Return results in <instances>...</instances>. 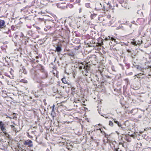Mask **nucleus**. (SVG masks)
<instances>
[{
    "instance_id": "47",
    "label": "nucleus",
    "mask_w": 151,
    "mask_h": 151,
    "mask_svg": "<svg viewBox=\"0 0 151 151\" xmlns=\"http://www.w3.org/2000/svg\"><path fill=\"white\" fill-rule=\"evenodd\" d=\"M131 57L132 58H134V57H133V54H132V55H131Z\"/></svg>"
},
{
    "instance_id": "35",
    "label": "nucleus",
    "mask_w": 151,
    "mask_h": 151,
    "mask_svg": "<svg viewBox=\"0 0 151 151\" xmlns=\"http://www.w3.org/2000/svg\"><path fill=\"white\" fill-rule=\"evenodd\" d=\"M101 116H103L104 117H105L106 119L108 118V117H106V115L105 114H101Z\"/></svg>"
},
{
    "instance_id": "54",
    "label": "nucleus",
    "mask_w": 151,
    "mask_h": 151,
    "mask_svg": "<svg viewBox=\"0 0 151 151\" xmlns=\"http://www.w3.org/2000/svg\"><path fill=\"white\" fill-rule=\"evenodd\" d=\"M55 106V105H53V106H52V108L54 109Z\"/></svg>"
},
{
    "instance_id": "48",
    "label": "nucleus",
    "mask_w": 151,
    "mask_h": 151,
    "mask_svg": "<svg viewBox=\"0 0 151 151\" xmlns=\"http://www.w3.org/2000/svg\"><path fill=\"white\" fill-rule=\"evenodd\" d=\"M6 118H10V119H11V118H11V117H10L9 116H7V115H6Z\"/></svg>"
},
{
    "instance_id": "37",
    "label": "nucleus",
    "mask_w": 151,
    "mask_h": 151,
    "mask_svg": "<svg viewBox=\"0 0 151 151\" xmlns=\"http://www.w3.org/2000/svg\"><path fill=\"white\" fill-rule=\"evenodd\" d=\"M47 27L48 29H50L51 28H52V27L50 26H48Z\"/></svg>"
},
{
    "instance_id": "60",
    "label": "nucleus",
    "mask_w": 151,
    "mask_h": 151,
    "mask_svg": "<svg viewBox=\"0 0 151 151\" xmlns=\"http://www.w3.org/2000/svg\"><path fill=\"white\" fill-rule=\"evenodd\" d=\"M118 22L119 23H120V21H119Z\"/></svg>"
},
{
    "instance_id": "7",
    "label": "nucleus",
    "mask_w": 151,
    "mask_h": 151,
    "mask_svg": "<svg viewBox=\"0 0 151 151\" xmlns=\"http://www.w3.org/2000/svg\"><path fill=\"white\" fill-rule=\"evenodd\" d=\"M54 50L55 52L60 53L62 51V48L61 45H58L55 47V50Z\"/></svg>"
},
{
    "instance_id": "4",
    "label": "nucleus",
    "mask_w": 151,
    "mask_h": 151,
    "mask_svg": "<svg viewBox=\"0 0 151 151\" xmlns=\"http://www.w3.org/2000/svg\"><path fill=\"white\" fill-rule=\"evenodd\" d=\"M42 74L40 76V78L42 79H45L47 78L48 76L47 72L45 70L42 72Z\"/></svg>"
},
{
    "instance_id": "43",
    "label": "nucleus",
    "mask_w": 151,
    "mask_h": 151,
    "mask_svg": "<svg viewBox=\"0 0 151 151\" xmlns=\"http://www.w3.org/2000/svg\"><path fill=\"white\" fill-rule=\"evenodd\" d=\"M134 64H133V65L134 66V67H135L136 68V65H135L136 63H134ZM132 67L133 68V66H132Z\"/></svg>"
},
{
    "instance_id": "1",
    "label": "nucleus",
    "mask_w": 151,
    "mask_h": 151,
    "mask_svg": "<svg viewBox=\"0 0 151 151\" xmlns=\"http://www.w3.org/2000/svg\"><path fill=\"white\" fill-rule=\"evenodd\" d=\"M105 40L108 41L111 49L114 51H118L122 49V46L124 45H127V44L121 42L117 43V42L116 41V39L113 37L108 36L106 37Z\"/></svg>"
},
{
    "instance_id": "44",
    "label": "nucleus",
    "mask_w": 151,
    "mask_h": 151,
    "mask_svg": "<svg viewBox=\"0 0 151 151\" xmlns=\"http://www.w3.org/2000/svg\"><path fill=\"white\" fill-rule=\"evenodd\" d=\"M28 136L30 138H32V136H31L29 134H28Z\"/></svg>"
},
{
    "instance_id": "32",
    "label": "nucleus",
    "mask_w": 151,
    "mask_h": 151,
    "mask_svg": "<svg viewBox=\"0 0 151 151\" xmlns=\"http://www.w3.org/2000/svg\"><path fill=\"white\" fill-rule=\"evenodd\" d=\"M48 85H47L46 84H41L40 85V86L42 87H44L45 86H47Z\"/></svg>"
},
{
    "instance_id": "51",
    "label": "nucleus",
    "mask_w": 151,
    "mask_h": 151,
    "mask_svg": "<svg viewBox=\"0 0 151 151\" xmlns=\"http://www.w3.org/2000/svg\"><path fill=\"white\" fill-rule=\"evenodd\" d=\"M122 147H124V144L123 143L122 144Z\"/></svg>"
},
{
    "instance_id": "61",
    "label": "nucleus",
    "mask_w": 151,
    "mask_h": 151,
    "mask_svg": "<svg viewBox=\"0 0 151 151\" xmlns=\"http://www.w3.org/2000/svg\"><path fill=\"white\" fill-rule=\"evenodd\" d=\"M71 1H73L74 0H71Z\"/></svg>"
},
{
    "instance_id": "57",
    "label": "nucleus",
    "mask_w": 151,
    "mask_h": 151,
    "mask_svg": "<svg viewBox=\"0 0 151 151\" xmlns=\"http://www.w3.org/2000/svg\"><path fill=\"white\" fill-rule=\"evenodd\" d=\"M99 113L101 115V114H100V113L99 111Z\"/></svg>"
},
{
    "instance_id": "5",
    "label": "nucleus",
    "mask_w": 151,
    "mask_h": 151,
    "mask_svg": "<svg viewBox=\"0 0 151 151\" xmlns=\"http://www.w3.org/2000/svg\"><path fill=\"white\" fill-rule=\"evenodd\" d=\"M24 145H28L31 147H33V145L32 141L29 139L27 140L24 142Z\"/></svg>"
},
{
    "instance_id": "62",
    "label": "nucleus",
    "mask_w": 151,
    "mask_h": 151,
    "mask_svg": "<svg viewBox=\"0 0 151 151\" xmlns=\"http://www.w3.org/2000/svg\"><path fill=\"white\" fill-rule=\"evenodd\" d=\"M51 53H52V54H53V52H52Z\"/></svg>"
},
{
    "instance_id": "39",
    "label": "nucleus",
    "mask_w": 151,
    "mask_h": 151,
    "mask_svg": "<svg viewBox=\"0 0 151 151\" xmlns=\"http://www.w3.org/2000/svg\"><path fill=\"white\" fill-rule=\"evenodd\" d=\"M27 27L29 28H31L32 27V26L31 25H27Z\"/></svg>"
},
{
    "instance_id": "6",
    "label": "nucleus",
    "mask_w": 151,
    "mask_h": 151,
    "mask_svg": "<svg viewBox=\"0 0 151 151\" xmlns=\"http://www.w3.org/2000/svg\"><path fill=\"white\" fill-rule=\"evenodd\" d=\"M6 125L5 124L1 121H0V129L3 132L6 131Z\"/></svg>"
},
{
    "instance_id": "10",
    "label": "nucleus",
    "mask_w": 151,
    "mask_h": 151,
    "mask_svg": "<svg viewBox=\"0 0 151 151\" xmlns=\"http://www.w3.org/2000/svg\"><path fill=\"white\" fill-rule=\"evenodd\" d=\"M39 66H40L39 69L42 73L46 70L44 69V66H42L40 64Z\"/></svg>"
},
{
    "instance_id": "64",
    "label": "nucleus",
    "mask_w": 151,
    "mask_h": 151,
    "mask_svg": "<svg viewBox=\"0 0 151 151\" xmlns=\"http://www.w3.org/2000/svg\"><path fill=\"white\" fill-rule=\"evenodd\" d=\"M150 58H151V57H150Z\"/></svg>"
},
{
    "instance_id": "58",
    "label": "nucleus",
    "mask_w": 151,
    "mask_h": 151,
    "mask_svg": "<svg viewBox=\"0 0 151 151\" xmlns=\"http://www.w3.org/2000/svg\"><path fill=\"white\" fill-rule=\"evenodd\" d=\"M51 64H52V65H53V62H52L51 63Z\"/></svg>"
},
{
    "instance_id": "25",
    "label": "nucleus",
    "mask_w": 151,
    "mask_h": 151,
    "mask_svg": "<svg viewBox=\"0 0 151 151\" xmlns=\"http://www.w3.org/2000/svg\"><path fill=\"white\" fill-rule=\"evenodd\" d=\"M11 127L12 129L14 131H17V129L14 126L12 125L11 126Z\"/></svg>"
},
{
    "instance_id": "3",
    "label": "nucleus",
    "mask_w": 151,
    "mask_h": 151,
    "mask_svg": "<svg viewBox=\"0 0 151 151\" xmlns=\"http://www.w3.org/2000/svg\"><path fill=\"white\" fill-rule=\"evenodd\" d=\"M113 121L114 123L116 124L118 126L120 127V129L123 130H124L125 129V127H124L123 125H122L119 122L116 120L115 119H113Z\"/></svg>"
},
{
    "instance_id": "21",
    "label": "nucleus",
    "mask_w": 151,
    "mask_h": 151,
    "mask_svg": "<svg viewBox=\"0 0 151 151\" xmlns=\"http://www.w3.org/2000/svg\"><path fill=\"white\" fill-rule=\"evenodd\" d=\"M113 122H114L113 121H110L109 122V125L111 127H113L114 125Z\"/></svg>"
},
{
    "instance_id": "13",
    "label": "nucleus",
    "mask_w": 151,
    "mask_h": 151,
    "mask_svg": "<svg viewBox=\"0 0 151 151\" xmlns=\"http://www.w3.org/2000/svg\"><path fill=\"white\" fill-rule=\"evenodd\" d=\"M69 52L67 53L68 55L70 56H73L74 55V53L73 52H70V50H69Z\"/></svg>"
},
{
    "instance_id": "46",
    "label": "nucleus",
    "mask_w": 151,
    "mask_h": 151,
    "mask_svg": "<svg viewBox=\"0 0 151 151\" xmlns=\"http://www.w3.org/2000/svg\"><path fill=\"white\" fill-rule=\"evenodd\" d=\"M91 139H92L93 140H94V139L93 137H91Z\"/></svg>"
},
{
    "instance_id": "27",
    "label": "nucleus",
    "mask_w": 151,
    "mask_h": 151,
    "mask_svg": "<svg viewBox=\"0 0 151 151\" xmlns=\"http://www.w3.org/2000/svg\"><path fill=\"white\" fill-rule=\"evenodd\" d=\"M96 14H91V19H93L94 17H96Z\"/></svg>"
},
{
    "instance_id": "31",
    "label": "nucleus",
    "mask_w": 151,
    "mask_h": 151,
    "mask_svg": "<svg viewBox=\"0 0 151 151\" xmlns=\"http://www.w3.org/2000/svg\"><path fill=\"white\" fill-rule=\"evenodd\" d=\"M15 28V26L13 25L11 27V29L12 30H15L14 29Z\"/></svg>"
},
{
    "instance_id": "14",
    "label": "nucleus",
    "mask_w": 151,
    "mask_h": 151,
    "mask_svg": "<svg viewBox=\"0 0 151 151\" xmlns=\"http://www.w3.org/2000/svg\"><path fill=\"white\" fill-rule=\"evenodd\" d=\"M63 82L65 83V84H67L68 85H69V83H68L67 81H66V79H65V78H62V80H61Z\"/></svg>"
},
{
    "instance_id": "45",
    "label": "nucleus",
    "mask_w": 151,
    "mask_h": 151,
    "mask_svg": "<svg viewBox=\"0 0 151 151\" xmlns=\"http://www.w3.org/2000/svg\"><path fill=\"white\" fill-rule=\"evenodd\" d=\"M36 29H40V27H36Z\"/></svg>"
},
{
    "instance_id": "24",
    "label": "nucleus",
    "mask_w": 151,
    "mask_h": 151,
    "mask_svg": "<svg viewBox=\"0 0 151 151\" xmlns=\"http://www.w3.org/2000/svg\"><path fill=\"white\" fill-rule=\"evenodd\" d=\"M135 76H137V77L138 78H140V79H141L142 78H143V77H142V76H140L138 74L137 75H135Z\"/></svg>"
},
{
    "instance_id": "19",
    "label": "nucleus",
    "mask_w": 151,
    "mask_h": 151,
    "mask_svg": "<svg viewBox=\"0 0 151 151\" xmlns=\"http://www.w3.org/2000/svg\"><path fill=\"white\" fill-rule=\"evenodd\" d=\"M4 29H6L8 30L7 31L4 32L5 33L7 34H9V33H10L11 32L10 29L7 28L6 27V28H4Z\"/></svg>"
},
{
    "instance_id": "59",
    "label": "nucleus",
    "mask_w": 151,
    "mask_h": 151,
    "mask_svg": "<svg viewBox=\"0 0 151 151\" xmlns=\"http://www.w3.org/2000/svg\"><path fill=\"white\" fill-rule=\"evenodd\" d=\"M36 62H39V61H38V60H37L36 61Z\"/></svg>"
},
{
    "instance_id": "40",
    "label": "nucleus",
    "mask_w": 151,
    "mask_h": 151,
    "mask_svg": "<svg viewBox=\"0 0 151 151\" xmlns=\"http://www.w3.org/2000/svg\"><path fill=\"white\" fill-rule=\"evenodd\" d=\"M80 2V0H76V2L77 3H79Z\"/></svg>"
},
{
    "instance_id": "42",
    "label": "nucleus",
    "mask_w": 151,
    "mask_h": 151,
    "mask_svg": "<svg viewBox=\"0 0 151 151\" xmlns=\"http://www.w3.org/2000/svg\"><path fill=\"white\" fill-rule=\"evenodd\" d=\"M106 76L108 78H111L109 76H108V75H106Z\"/></svg>"
},
{
    "instance_id": "16",
    "label": "nucleus",
    "mask_w": 151,
    "mask_h": 151,
    "mask_svg": "<svg viewBox=\"0 0 151 151\" xmlns=\"http://www.w3.org/2000/svg\"><path fill=\"white\" fill-rule=\"evenodd\" d=\"M55 114L54 109L53 108H52V110L51 111V115L52 116V117H54L55 116Z\"/></svg>"
},
{
    "instance_id": "38",
    "label": "nucleus",
    "mask_w": 151,
    "mask_h": 151,
    "mask_svg": "<svg viewBox=\"0 0 151 151\" xmlns=\"http://www.w3.org/2000/svg\"><path fill=\"white\" fill-rule=\"evenodd\" d=\"M136 68H137L138 69H140V67L139 65H136Z\"/></svg>"
},
{
    "instance_id": "20",
    "label": "nucleus",
    "mask_w": 151,
    "mask_h": 151,
    "mask_svg": "<svg viewBox=\"0 0 151 151\" xmlns=\"http://www.w3.org/2000/svg\"><path fill=\"white\" fill-rule=\"evenodd\" d=\"M20 82L24 83H27V81L26 80L21 79L20 80Z\"/></svg>"
},
{
    "instance_id": "23",
    "label": "nucleus",
    "mask_w": 151,
    "mask_h": 151,
    "mask_svg": "<svg viewBox=\"0 0 151 151\" xmlns=\"http://www.w3.org/2000/svg\"><path fill=\"white\" fill-rule=\"evenodd\" d=\"M123 27L122 26V25H119V27H117L116 28V30H118V29H123Z\"/></svg>"
},
{
    "instance_id": "28",
    "label": "nucleus",
    "mask_w": 151,
    "mask_h": 151,
    "mask_svg": "<svg viewBox=\"0 0 151 151\" xmlns=\"http://www.w3.org/2000/svg\"><path fill=\"white\" fill-rule=\"evenodd\" d=\"M126 66L127 69H129L130 67V64L129 63L126 64Z\"/></svg>"
},
{
    "instance_id": "50",
    "label": "nucleus",
    "mask_w": 151,
    "mask_h": 151,
    "mask_svg": "<svg viewBox=\"0 0 151 151\" xmlns=\"http://www.w3.org/2000/svg\"><path fill=\"white\" fill-rule=\"evenodd\" d=\"M141 117H142V116H141V115H139V117H139V118H141Z\"/></svg>"
},
{
    "instance_id": "17",
    "label": "nucleus",
    "mask_w": 151,
    "mask_h": 151,
    "mask_svg": "<svg viewBox=\"0 0 151 151\" xmlns=\"http://www.w3.org/2000/svg\"><path fill=\"white\" fill-rule=\"evenodd\" d=\"M3 132V133H4L5 135L6 136V137L9 139V138L10 137L9 136V135L6 132V131H4V132Z\"/></svg>"
},
{
    "instance_id": "18",
    "label": "nucleus",
    "mask_w": 151,
    "mask_h": 151,
    "mask_svg": "<svg viewBox=\"0 0 151 151\" xmlns=\"http://www.w3.org/2000/svg\"><path fill=\"white\" fill-rule=\"evenodd\" d=\"M85 6L86 7L88 8H91V7L90 6V3H86L85 4Z\"/></svg>"
},
{
    "instance_id": "34",
    "label": "nucleus",
    "mask_w": 151,
    "mask_h": 151,
    "mask_svg": "<svg viewBox=\"0 0 151 151\" xmlns=\"http://www.w3.org/2000/svg\"><path fill=\"white\" fill-rule=\"evenodd\" d=\"M23 73L24 74H26L27 73V71L25 69H24L23 70Z\"/></svg>"
},
{
    "instance_id": "56",
    "label": "nucleus",
    "mask_w": 151,
    "mask_h": 151,
    "mask_svg": "<svg viewBox=\"0 0 151 151\" xmlns=\"http://www.w3.org/2000/svg\"><path fill=\"white\" fill-rule=\"evenodd\" d=\"M103 10H104V9H105V8H104H104H103Z\"/></svg>"
},
{
    "instance_id": "63",
    "label": "nucleus",
    "mask_w": 151,
    "mask_h": 151,
    "mask_svg": "<svg viewBox=\"0 0 151 151\" xmlns=\"http://www.w3.org/2000/svg\"><path fill=\"white\" fill-rule=\"evenodd\" d=\"M14 114H15V115H16V114H15V113H14Z\"/></svg>"
},
{
    "instance_id": "29",
    "label": "nucleus",
    "mask_w": 151,
    "mask_h": 151,
    "mask_svg": "<svg viewBox=\"0 0 151 151\" xmlns=\"http://www.w3.org/2000/svg\"><path fill=\"white\" fill-rule=\"evenodd\" d=\"M129 136L126 137L125 138V139L128 142H130V141L129 140Z\"/></svg>"
},
{
    "instance_id": "33",
    "label": "nucleus",
    "mask_w": 151,
    "mask_h": 151,
    "mask_svg": "<svg viewBox=\"0 0 151 151\" xmlns=\"http://www.w3.org/2000/svg\"><path fill=\"white\" fill-rule=\"evenodd\" d=\"M101 8H100V7H98V8H97L96 7L95 8V9L97 11H99L101 9Z\"/></svg>"
},
{
    "instance_id": "15",
    "label": "nucleus",
    "mask_w": 151,
    "mask_h": 151,
    "mask_svg": "<svg viewBox=\"0 0 151 151\" xmlns=\"http://www.w3.org/2000/svg\"><path fill=\"white\" fill-rule=\"evenodd\" d=\"M94 42L93 40H92L91 41L90 43H87V44L90 47L94 46V45H93V44L94 43Z\"/></svg>"
},
{
    "instance_id": "22",
    "label": "nucleus",
    "mask_w": 151,
    "mask_h": 151,
    "mask_svg": "<svg viewBox=\"0 0 151 151\" xmlns=\"http://www.w3.org/2000/svg\"><path fill=\"white\" fill-rule=\"evenodd\" d=\"M96 6H99V7H100V8H101V7H102V5L101 3H96Z\"/></svg>"
},
{
    "instance_id": "11",
    "label": "nucleus",
    "mask_w": 151,
    "mask_h": 151,
    "mask_svg": "<svg viewBox=\"0 0 151 151\" xmlns=\"http://www.w3.org/2000/svg\"><path fill=\"white\" fill-rule=\"evenodd\" d=\"M59 140H61L60 142H62L64 144L66 143L67 142H66V141L65 139L63 137H60L59 139Z\"/></svg>"
},
{
    "instance_id": "53",
    "label": "nucleus",
    "mask_w": 151,
    "mask_h": 151,
    "mask_svg": "<svg viewBox=\"0 0 151 151\" xmlns=\"http://www.w3.org/2000/svg\"><path fill=\"white\" fill-rule=\"evenodd\" d=\"M141 111H143V112H144L145 111V110H141V109H140Z\"/></svg>"
},
{
    "instance_id": "30",
    "label": "nucleus",
    "mask_w": 151,
    "mask_h": 151,
    "mask_svg": "<svg viewBox=\"0 0 151 151\" xmlns=\"http://www.w3.org/2000/svg\"><path fill=\"white\" fill-rule=\"evenodd\" d=\"M119 148L118 147V148H116L114 147V151H122L121 150H119Z\"/></svg>"
},
{
    "instance_id": "12",
    "label": "nucleus",
    "mask_w": 151,
    "mask_h": 151,
    "mask_svg": "<svg viewBox=\"0 0 151 151\" xmlns=\"http://www.w3.org/2000/svg\"><path fill=\"white\" fill-rule=\"evenodd\" d=\"M27 34L29 35L32 36V35L34 34V32L32 30H29L27 32Z\"/></svg>"
},
{
    "instance_id": "36",
    "label": "nucleus",
    "mask_w": 151,
    "mask_h": 151,
    "mask_svg": "<svg viewBox=\"0 0 151 151\" xmlns=\"http://www.w3.org/2000/svg\"><path fill=\"white\" fill-rule=\"evenodd\" d=\"M132 72H130L129 73H128L127 74L128 75L131 76L132 75Z\"/></svg>"
},
{
    "instance_id": "2",
    "label": "nucleus",
    "mask_w": 151,
    "mask_h": 151,
    "mask_svg": "<svg viewBox=\"0 0 151 151\" xmlns=\"http://www.w3.org/2000/svg\"><path fill=\"white\" fill-rule=\"evenodd\" d=\"M78 66L80 70L83 68L86 71L89 70L90 66H88V65H86V63H84L83 62H81L79 63Z\"/></svg>"
},
{
    "instance_id": "55",
    "label": "nucleus",
    "mask_w": 151,
    "mask_h": 151,
    "mask_svg": "<svg viewBox=\"0 0 151 151\" xmlns=\"http://www.w3.org/2000/svg\"><path fill=\"white\" fill-rule=\"evenodd\" d=\"M134 43H135L134 42H133L132 44L133 45H134Z\"/></svg>"
},
{
    "instance_id": "8",
    "label": "nucleus",
    "mask_w": 151,
    "mask_h": 151,
    "mask_svg": "<svg viewBox=\"0 0 151 151\" xmlns=\"http://www.w3.org/2000/svg\"><path fill=\"white\" fill-rule=\"evenodd\" d=\"M5 21L4 20L0 19V28L1 29L6 28L5 25Z\"/></svg>"
},
{
    "instance_id": "9",
    "label": "nucleus",
    "mask_w": 151,
    "mask_h": 151,
    "mask_svg": "<svg viewBox=\"0 0 151 151\" xmlns=\"http://www.w3.org/2000/svg\"><path fill=\"white\" fill-rule=\"evenodd\" d=\"M138 108H134L132 109V110L130 111L129 113L132 114H135L138 111Z\"/></svg>"
},
{
    "instance_id": "41",
    "label": "nucleus",
    "mask_w": 151,
    "mask_h": 151,
    "mask_svg": "<svg viewBox=\"0 0 151 151\" xmlns=\"http://www.w3.org/2000/svg\"><path fill=\"white\" fill-rule=\"evenodd\" d=\"M0 77L2 78H4V76L1 74H0Z\"/></svg>"
},
{
    "instance_id": "52",
    "label": "nucleus",
    "mask_w": 151,
    "mask_h": 151,
    "mask_svg": "<svg viewBox=\"0 0 151 151\" xmlns=\"http://www.w3.org/2000/svg\"><path fill=\"white\" fill-rule=\"evenodd\" d=\"M46 151H50V150L49 149H47L46 150Z\"/></svg>"
},
{
    "instance_id": "26",
    "label": "nucleus",
    "mask_w": 151,
    "mask_h": 151,
    "mask_svg": "<svg viewBox=\"0 0 151 151\" xmlns=\"http://www.w3.org/2000/svg\"><path fill=\"white\" fill-rule=\"evenodd\" d=\"M111 69L112 70V71L116 72V70H115V68L114 66H112L111 67Z\"/></svg>"
},
{
    "instance_id": "49",
    "label": "nucleus",
    "mask_w": 151,
    "mask_h": 151,
    "mask_svg": "<svg viewBox=\"0 0 151 151\" xmlns=\"http://www.w3.org/2000/svg\"><path fill=\"white\" fill-rule=\"evenodd\" d=\"M123 143H122V142H119V145H122V144H123Z\"/></svg>"
}]
</instances>
